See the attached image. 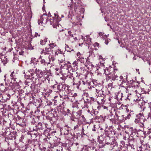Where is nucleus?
<instances>
[{"instance_id": "nucleus-20", "label": "nucleus", "mask_w": 151, "mask_h": 151, "mask_svg": "<svg viewBox=\"0 0 151 151\" xmlns=\"http://www.w3.org/2000/svg\"><path fill=\"white\" fill-rule=\"evenodd\" d=\"M104 34L103 32H100L99 33V35L100 37H102L104 39H105L107 38V37L106 35H104Z\"/></svg>"}, {"instance_id": "nucleus-34", "label": "nucleus", "mask_w": 151, "mask_h": 151, "mask_svg": "<svg viewBox=\"0 0 151 151\" xmlns=\"http://www.w3.org/2000/svg\"><path fill=\"white\" fill-rule=\"evenodd\" d=\"M40 34H39L38 33H35V37H37L38 36H40Z\"/></svg>"}, {"instance_id": "nucleus-19", "label": "nucleus", "mask_w": 151, "mask_h": 151, "mask_svg": "<svg viewBox=\"0 0 151 151\" xmlns=\"http://www.w3.org/2000/svg\"><path fill=\"white\" fill-rule=\"evenodd\" d=\"M106 99L104 98H102L101 99V101H97V102L100 104L103 105L104 104Z\"/></svg>"}, {"instance_id": "nucleus-9", "label": "nucleus", "mask_w": 151, "mask_h": 151, "mask_svg": "<svg viewBox=\"0 0 151 151\" xmlns=\"http://www.w3.org/2000/svg\"><path fill=\"white\" fill-rule=\"evenodd\" d=\"M62 90L65 91L68 96H73V94L72 93L71 90L69 89V86L68 85L64 84L62 85Z\"/></svg>"}, {"instance_id": "nucleus-13", "label": "nucleus", "mask_w": 151, "mask_h": 151, "mask_svg": "<svg viewBox=\"0 0 151 151\" xmlns=\"http://www.w3.org/2000/svg\"><path fill=\"white\" fill-rule=\"evenodd\" d=\"M50 49L48 47H46L45 49L40 50V53L41 54H43L44 55H49L50 52L51 51Z\"/></svg>"}, {"instance_id": "nucleus-15", "label": "nucleus", "mask_w": 151, "mask_h": 151, "mask_svg": "<svg viewBox=\"0 0 151 151\" xmlns=\"http://www.w3.org/2000/svg\"><path fill=\"white\" fill-rule=\"evenodd\" d=\"M0 61H1L4 65L8 62L7 58L5 56H2L0 57Z\"/></svg>"}, {"instance_id": "nucleus-39", "label": "nucleus", "mask_w": 151, "mask_h": 151, "mask_svg": "<svg viewBox=\"0 0 151 151\" xmlns=\"http://www.w3.org/2000/svg\"><path fill=\"white\" fill-rule=\"evenodd\" d=\"M7 96L8 97H9V98H6V99L7 100L9 99H10V95L9 94H8L7 95Z\"/></svg>"}, {"instance_id": "nucleus-24", "label": "nucleus", "mask_w": 151, "mask_h": 151, "mask_svg": "<svg viewBox=\"0 0 151 151\" xmlns=\"http://www.w3.org/2000/svg\"><path fill=\"white\" fill-rule=\"evenodd\" d=\"M40 62L41 64H42V65H45L47 63H47L46 62H45V60L44 59H42L40 61Z\"/></svg>"}, {"instance_id": "nucleus-18", "label": "nucleus", "mask_w": 151, "mask_h": 151, "mask_svg": "<svg viewBox=\"0 0 151 151\" xmlns=\"http://www.w3.org/2000/svg\"><path fill=\"white\" fill-rule=\"evenodd\" d=\"M86 64L87 65H86V66L88 67V69H92L93 67L94 66L88 60H87L86 61Z\"/></svg>"}, {"instance_id": "nucleus-14", "label": "nucleus", "mask_w": 151, "mask_h": 151, "mask_svg": "<svg viewBox=\"0 0 151 151\" xmlns=\"http://www.w3.org/2000/svg\"><path fill=\"white\" fill-rule=\"evenodd\" d=\"M50 43L48 44L49 47L51 51H52V50H55L58 48L55 42L51 41H50Z\"/></svg>"}, {"instance_id": "nucleus-17", "label": "nucleus", "mask_w": 151, "mask_h": 151, "mask_svg": "<svg viewBox=\"0 0 151 151\" xmlns=\"http://www.w3.org/2000/svg\"><path fill=\"white\" fill-rule=\"evenodd\" d=\"M52 52L53 54H54V56H56L58 55V54L60 53V50L58 49V48L55 49V50H52Z\"/></svg>"}, {"instance_id": "nucleus-4", "label": "nucleus", "mask_w": 151, "mask_h": 151, "mask_svg": "<svg viewBox=\"0 0 151 151\" xmlns=\"http://www.w3.org/2000/svg\"><path fill=\"white\" fill-rule=\"evenodd\" d=\"M145 119L143 114L139 113L137 115V118L134 120L137 127L138 128L143 127L144 126Z\"/></svg>"}, {"instance_id": "nucleus-57", "label": "nucleus", "mask_w": 151, "mask_h": 151, "mask_svg": "<svg viewBox=\"0 0 151 151\" xmlns=\"http://www.w3.org/2000/svg\"><path fill=\"white\" fill-rule=\"evenodd\" d=\"M136 70H137V71H138H138H139V69H136Z\"/></svg>"}, {"instance_id": "nucleus-41", "label": "nucleus", "mask_w": 151, "mask_h": 151, "mask_svg": "<svg viewBox=\"0 0 151 151\" xmlns=\"http://www.w3.org/2000/svg\"><path fill=\"white\" fill-rule=\"evenodd\" d=\"M81 134L82 135V136L83 135H86V134H85L84 133V132H81Z\"/></svg>"}, {"instance_id": "nucleus-1", "label": "nucleus", "mask_w": 151, "mask_h": 151, "mask_svg": "<svg viewBox=\"0 0 151 151\" xmlns=\"http://www.w3.org/2000/svg\"><path fill=\"white\" fill-rule=\"evenodd\" d=\"M140 88L137 86H135L134 84H131L129 86L127 87L126 90L127 93H128L130 94H135L136 96L138 97V99H134V101H135L136 103H138L140 107L142 106L143 102L142 100L139 99L141 96V94L139 93Z\"/></svg>"}, {"instance_id": "nucleus-11", "label": "nucleus", "mask_w": 151, "mask_h": 151, "mask_svg": "<svg viewBox=\"0 0 151 151\" xmlns=\"http://www.w3.org/2000/svg\"><path fill=\"white\" fill-rule=\"evenodd\" d=\"M9 89V86L6 84L1 83L0 84V91L4 92Z\"/></svg>"}, {"instance_id": "nucleus-23", "label": "nucleus", "mask_w": 151, "mask_h": 151, "mask_svg": "<svg viewBox=\"0 0 151 151\" xmlns=\"http://www.w3.org/2000/svg\"><path fill=\"white\" fill-rule=\"evenodd\" d=\"M65 35L67 36H70L72 37H73V35L71 34V32L70 31H69L67 33H66Z\"/></svg>"}, {"instance_id": "nucleus-63", "label": "nucleus", "mask_w": 151, "mask_h": 151, "mask_svg": "<svg viewBox=\"0 0 151 151\" xmlns=\"http://www.w3.org/2000/svg\"><path fill=\"white\" fill-rule=\"evenodd\" d=\"M85 71L87 72V71L86 70H85Z\"/></svg>"}, {"instance_id": "nucleus-43", "label": "nucleus", "mask_w": 151, "mask_h": 151, "mask_svg": "<svg viewBox=\"0 0 151 151\" xmlns=\"http://www.w3.org/2000/svg\"><path fill=\"white\" fill-rule=\"evenodd\" d=\"M38 125H40V126H41L42 125V123L40 122V123H38Z\"/></svg>"}, {"instance_id": "nucleus-56", "label": "nucleus", "mask_w": 151, "mask_h": 151, "mask_svg": "<svg viewBox=\"0 0 151 151\" xmlns=\"http://www.w3.org/2000/svg\"><path fill=\"white\" fill-rule=\"evenodd\" d=\"M29 77H30V76H29V77H28V78H29Z\"/></svg>"}, {"instance_id": "nucleus-5", "label": "nucleus", "mask_w": 151, "mask_h": 151, "mask_svg": "<svg viewBox=\"0 0 151 151\" xmlns=\"http://www.w3.org/2000/svg\"><path fill=\"white\" fill-rule=\"evenodd\" d=\"M33 71V70H30L29 73L30 76L32 77V78L36 79L37 78H40L43 76L44 72H43L42 70L37 69V68L35 70L34 73L32 72Z\"/></svg>"}, {"instance_id": "nucleus-44", "label": "nucleus", "mask_w": 151, "mask_h": 151, "mask_svg": "<svg viewBox=\"0 0 151 151\" xmlns=\"http://www.w3.org/2000/svg\"><path fill=\"white\" fill-rule=\"evenodd\" d=\"M149 107L150 109V110L151 111V103L149 104Z\"/></svg>"}, {"instance_id": "nucleus-7", "label": "nucleus", "mask_w": 151, "mask_h": 151, "mask_svg": "<svg viewBox=\"0 0 151 151\" xmlns=\"http://www.w3.org/2000/svg\"><path fill=\"white\" fill-rule=\"evenodd\" d=\"M64 66H63V68H62V71H64L66 69V72L65 73H63V74L64 76L67 77L68 76V73H69V70H71L72 68L71 66V64L69 62H68L67 64H64Z\"/></svg>"}, {"instance_id": "nucleus-2", "label": "nucleus", "mask_w": 151, "mask_h": 151, "mask_svg": "<svg viewBox=\"0 0 151 151\" xmlns=\"http://www.w3.org/2000/svg\"><path fill=\"white\" fill-rule=\"evenodd\" d=\"M133 111H131L129 112L128 111L125 112L124 114L122 115L120 111L117 110L115 112L114 116L115 121L119 122L122 120H126L129 119L132 114H133Z\"/></svg>"}, {"instance_id": "nucleus-30", "label": "nucleus", "mask_w": 151, "mask_h": 151, "mask_svg": "<svg viewBox=\"0 0 151 151\" xmlns=\"http://www.w3.org/2000/svg\"><path fill=\"white\" fill-rule=\"evenodd\" d=\"M99 44L97 42H95L94 44V47H99Z\"/></svg>"}, {"instance_id": "nucleus-64", "label": "nucleus", "mask_w": 151, "mask_h": 151, "mask_svg": "<svg viewBox=\"0 0 151 151\" xmlns=\"http://www.w3.org/2000/svg\"><path fill=\"white\" fill-rule=\"evenodd\" d=\"M62 17H64V16H62Z\"/></svg>"}, {"instance_id": "nucleus-62", "label": "nucleus", "mask_w": 151, "mask_h": 151, "mask_svg": "<svg viewBox=\"0 0 151 151\" xmlns=\"http://www.w3.org/2000/svg\"><path fill=\"white\" fill-rule=\"evenodd\" d=\"M73 51V50H71V51Z\"/></svg>"}, {"instance_id": "nucleus-55", "label": "nucleus", "mask_w": 151, "mask_h": 151, "mask_svg": "<svg viewBox=\"0 0 151 151\" xmlns=\"http://www.w3.org/2000/svg\"><path fill=\"white\" fill-rule=\"evenodd\" d=\"M1 68H0V73H1Z\"/></svg>"}, {"instance_id": "nucleus-6", "label": "nucleus", "mask_w": 151, "mask_h": 151, "mask_svg": "<svg viewBox=\"0 0 151 151\" xmlns=\"http://www.w3.org/2000/svg\"><path fill=\"white\" fill-rule=\"evenodd\" d=\"M55 16L50 19V24L52 25L54 27H55L58 24V22L61 20V18L58 14V12L54 14Z\"/></svg>"}, {"instance_id": "nucleus-27", "label": "nucleus", "mask_w": 151, "mask_h": 151, "mask_svg": "<svg viewBox=\"0 0 151 151\" xmlns=\"http://www.w3.org/2000/svg\"><path fill=\"white\" fill-rule=\"evenodd\" d=\"M49 62L47 64H49L50 63L51 60L53 61L55 60V58L54 57H51V58H50V55L49 56Z\"/></svg>"}, {"instance_id": "nucleus-42", "label": "nucleus", "mask_w": 151, "mask_h": 151, "mask_svg": "<svg viewBox=\"0 0 151 151\" xmlns=\"http://www.w3.org/2000/svg\"><path fill=\"white\" fill-rule=\"evenodd\" d=\"M34 59L36 60V59L33 58H31V63L33 62L32 61H33V60H34Z\"/></svg>"}, {"instance_id": "nucleus-61", "label": "nucleus", "mask_w": 151, "mask_h": 151, "mask_svg": "<svg viewBox=\"0 0 151 151\" xmlns=\"http://www.w3.org/2000/svg\"><path fill=\"white\" fill-rule=\"evenodd\" d=\"M6 76V75H4V77H5Z\"/></svg>"}, {"instance_id": "nucleus-48", "label": "nucleus", "mask_w": 151, "mask_h": 151, "mask_svg": "<svg viewBox=\"0 0 151 151\" xmlns=\"http://www.w3.org/2000/svg\"><path fill=\"white\" fill-rule=\"evenodd\" d=\"M83 84L85 85V82L83 81H82Z\"/></svg>"}, {"instance_id": "nucleus-33", "label": "nucleus", "mask_w": 151, "mask_h": 151, "mask_svg": "<svg viewBox=\"0 0 151 151\" xmlns=\"http://www.w3.org/2000/svg\"><path fill=\"white\" fill-rule=\"evenodd\" d=\"M79 127V125H76L74 127V130L78 129Z\"/></svg>"}, {"instance_id": "nucleus-21", "label": "nucleus", "mask_w": 151, "mask_h": 151, "mask_svg": "<svg viewBox=\"0 0 151 151\" xmlns=\"http://www.w3.org/2000/svg\"><path fill=\"white\" fill-rule=\"evenodd\" d=\"M86 37L87 40H86V43L88 45L91 44V38L89 37Z\"/></svg>"}, {"instance_id": "nucleus-3", "label": "nucleus", "mask_w": 151, "mask_h": 151, "mask_svg": "<svg viewBox=\"0 0 151 151\" xmlns=\"http://www.w3.org/2000/svg\"><path fill=\"white\" fill-rule=\"evenodd\" d=\"M115 96H114V110L115 111L120 107L121 106V101L122 99V93L120 92V91H118L116 93H115Z\"/></svg>"}, {"instance_id": "nucleus-29", "label": "nucleus", "mask_w": 151, "mask_h": 151, "mask_svg": "<svg viewBox=\"0 0 151 151\" xmlns=\"http://www.w3.org/2000/svg\"><path fill=\"white\" fill-rule=\"evenodd\" d=\"M102 62L101 61H100L99 63V64H98V65L100 66L103 67L104 66V61L103 62L102 61V62Z\"/></svg>"}, {"instance_id": "nucleus-31", "label": "nucleus", "mask_w": 151, "mask_h": 151, "mask_svg": "<svg viewBox=\"0 0 151 151\" xmlns=\"http://www.w3.org/2000/svg\"><path fill=\"white\" fill-rule=\"evenodd\" d=\"M56 150L57 151H63L62 148L60 147H59V148L57 149Z\"/></svg>"}, {"instance_id": "nucleus-45", "label": "nucleus", "mask_w": 151, "mask_h": 151, "mask_svg": "<svg viewBox=\"0 0 151 151\" xmlns=\"http://www.w3.org/2000/svg\"><path fill=\"white\" fill-rule=\"evenodd\" d=\"M74 39L75 40H77V38L76 37H74Z\"/></svg>"}, {"instance_id": "nucleus-46", "label": "nucleus", "mask_w": 151, "mask_h": 151, "mask_svg": "<svg viewBox=\"0 0 151 151\" xmlns=\"http://www.w3.org/2000/svg\"><path fill=\"white\" fill-rule=\"evenodd\" d=\"M81 38L82 40H84L85 41V39H84V37H83V36H81Z\"/></svg>"}, {"instance_id": "nucleus-37", "label": "nucleus", "mask_w": 151, "mask_h": 151, "mask_svg": "<svg viewBox=\"0 0 151 151\" xmlns=\"http://www.w3.org/2000/svg\"><path fill=\"white\" fill-rule=\"evenodd\" d=\"M17 57L16 56V57H15V56L13 58V62H14V61L15 60H17Z\"/></svg>"}, {"instance_id": "nucleus-26", "label": "nucleus", "mask_w": 151, "mask_h": 151, "mask_svg": "<svg viewBox=\"0 0 151 151\" xmlns=\"http://www.w3.org/2000/svg\"><path fill=\"white\" fill-rule=\"evenodd\" d=\"M47 42V40L44 39V40H41L40 41V44L41 45H44L45 44V43Z\"/></svg>"}, {"instance_id": "nucleus-51", "label": "nucleus", "mask_w": 151, "mask_h": 151, "mask_svg": "<svg viewBox=\"0 0 151 151\" xmlns=\"http://www.w3.org/2000/svg\"><path fill=\"white\" fill-rule=\"evenodd\" d=\"M111 98H109V101L110 102H110H111Z\"/></svg>"}, {"instance_id": "nucleus-60", "label": "nucleus", "mask_w": 151, "mask_h": 151, "mask_svg": "<svg viewBox=\"0 0 151 151\" xmlns=\"http://www.w3.org/2000/svg\"><path fill=\"white\" fill-rule=\"evenodd\" d=\"M116 91V89H115V90H114V91L115 92Z\"/></svg>"}, {"instance_id": "nucleus-22", "label": "nucleus", "mask_w": 151, "mask_h": 151, "mask_svg": "<svg viewBox=\"0 0 151 151\" xmlns=\"http://www.w3.org/2000/svg\"><path fill=\"white\" fill-rule=\"evenodd\" d=\"M123 77L122 76H120V77L119 78L118 77V76L116 75L114 76V80H118V79H119V81H121V80L122 79Z\"/></svg>"}, {"instance_id": "nucleus-36", "label": "nucleus", "mask_w": 151, "mask_h": 151, "mask_svg": "<svg viewBox=\"0 0 151 151\" xmlns=\"http://www.w3.org/2000/svg\"><path fill=\"white\" fill-rule=\"evenodd\" d=\"M24 52L23 51H20L19 52V54L20 55H23Z\"/></svg>"}, {"instance_id": "nucleus-35", "label": "nucleus", "mask_w": 151, "mask_h": 151, "mask_svg": "<svg viewBox=\"0 0 151 151\" xmlns=\"http://www.w3.org/2000/svg\"><path fill=\"white\" fill-rule=\"evenodd\" d=\"M116 68V66L114 65V71H118V69Z\"/></svg>"}, {"instance_id": "nucleus-50", "label": "nucleus", "mask_w": 151, "mask_h": 151, "mask_svg": "<svg viewBox=\"0 0 151 151\" xmlns=\"http://www.w3.org/2000/svg\"><path fill=\"white\" fill-rule=\"evenodd\" d=\"M84 129L83 128H82V132H84Z\"/></svg>"}, {"instance_id": "nucleus-58", "label": "nucleus", "mask_w": 151, "mask_h": 151, "mask_svg": "<svg viewBox=\"0 0 151 151\" xmlns=\"http://www.w3.org/2000/svg\"><path fill=\"white\" fill-rule=\"evenodd\" d=\"M58 69H56V70H57V71H58Z\"/></svg>"}, {"instance_id": "nucleus-59", "label": "nucleus", "mask_w": 151, "mask_h": 151, "mask_svg": "<svg viewBox=\"0 0 151 151\" xmlns=\"http://www.w3.org/2000/svg\"><path fill=\"white\" fill-rule=\"evenodd\" d=\"M96 91L97 92H97V91H98L97 90V89H96Z\"/></svg>"}, {"instance_id": "nucleus-8", "label": "nucleus", "mask_w": 151, "mask_h": 151, "mask_svg": "<svg viewBox=\"0 0 151 151\" xmlns=\"http://www.w3.org/2000/svg\"><path fill=\"white\" fill-rule=\"evenodd\" d=\"M71 130V128L68 125H65L63 128H60V134H63L64 135H68L69 132Z\"/></svg>"}, {"instance_id": "nucleus-16", "label": "nucleus", "mask_w": 151, "mask_h": 151, "mask_svg": "<svg viewBox=\"0 0 151 151\" xmlns=\"http://www.w3.org/2000/svg\"><path fill=\"white\" fill-rule=\"evenodd\" d=\"M10 76L11 79L14 81H16V79H17V73L12 72L11 73Z\"/></svg>"}, {"instance_id": "nucleus-40", "label": "nucleus", "mask_w": 151, "mask_h": 151, "mask_svg": "<svg viewBox=\"0 0 151 151\" xmlns=\"http://www.w3.org/2000/svg\"><path fill=\"white\" fill-rule=\"evenodd\" d=\"M99 59H101L102 60H103L102 56L101 55H99Z\"/></svg>"}, {"instance_id": "nucleus-38", "label": "nucleus", "mask_w": 151, "mask_h": 151, "mask_svg": "<svg viewBox=\"0 0 151 151\" xmlns=\"http://www.w3.org/2000/svg\"><path fill=\"white\" fill-rule=\"evenodd\" d=\"M106 38L105 39H104L105 40V43L107 45L108 44V40H106Z\"/></svg>"}, {"instance_id": "nucleus-25", "label": "nucleus", "mask_w": 151, "mask_h": 151, "mask_svg": "<svg viewBox=\"0 0 151 151\" xmlns=\"http://www.w3.org/2000/svg\"><path fill=\"white\" fill-rule=\"evenodd\" d=\"M79 61L77 59L76 60L74 61L73 63V66L75 67L76 66H77V65L78 64Z\"/></svg>"}, {"instance_id": "nucleus-28", "label": "nucleus", "mask_w": 151, "mask_h": 151, "mask_svg": "<svg viewBox=\"0 0 151 151\" xmlns=\"http://www.w3.org/2000/svg\"><path fill=\"white\" fill-rule=\"evenodd\" d=\"M81 84V82L80 81H79L78 83H77L76 84V87L78 88H79V86Z\"/></svg>"}, {"instance_id": "nucleus-10", "label": "nucleus", "mask_w": 151, "mask_h": 151, "mask_svg": "<svg viewBox=\"0 0 151 151\" xmlns=\"http://www.w3.org/2000/svg\"><path fill=\"white\" fill-rule=\"evenodd\" d=\"M48 19V17L46 15L43 14L40 17V19L38 20V24H40L41 23L42 25H43V24H45L47 22Z\"/></svg>"}, {"instance_id": "nucleus-49", "label": "nucleus", "mask_w": 151, "mask_h": 151, "mask_svg": "<svg viewBox=\"0 0 151 151\" xmlns=\"http://www.w3.org/2000/svg\"><path fill=\"white\" fill-rule=\"evenodd\" d=\"M76 83L74 82L73 84V85L74 86H75V85H76Z\"/></svg>"}, {"instance_id": "nucleus-53", "label": "nucleus", "mask_w": 151, "mask_h": 151, "mask_svg": "<svg viewBox=\"0 0 151 151\" xmlns=\"http://www.w3.org/2000/svg\"><path fill=\"white\" fill-rule=\"evenodd\" d=\"M139 150H141V149H142V147H141V146L140 147H139Z\"/></svg>"}, {"instance_id": "nucleus-54", "label": "nucleus", "mask_w": 151, "mask_h": 151, "mask_svg": "<svg viewBox=\"0 0 151 151\" xmlns=\"http://www.w3.org/2000/svg\"><path fill=\"white\" fill-rule=\"evenodd\" d=\"M148 63L149 65H150V62H148Z\"/></svg>"}, {"instance_id": "nucleus-12", "label": "nucleus", "mask_w": 151, "mask_h": 151, "mask_svg": "<svg viewBox=\"0 0 151 151\" xmlns=\"http://www.w3.org/2000/svg\"><path fill=\"white\" fill-rule=\"evenodd\" d=\"M76 58V59L79 60L81 63H83L84 62V58L83 54H81L80 52H78L77 53Z\"/></svg>"}, {"instance_id": "nucleus-52", "label": "nucleus", "mask_w": 151, "mask_h": 151, "mask_svg": "<svg viewBox=\"0 0 151 151\" xmlns=\"http://www.w3.org/2000/svg\"><path fill=\"white\" fill-rule=\"evenodd\" d=\"M63 61V60H61L60 61V63H62Z\"/></svg>"}, {"instance_id": "nucleus-47", "label": "nucleus", "mask_w": 151, "mask_h": 151, "mask_svg": "<svg viewBox=\"0 0 151 151\" xmlns=\"http://www.w3.org/2000/svg\"><path fill=\"white\" fill-rule=\"evenodd\" d=\"M105 146V145L104 144V145H102L101 146H100V147H101V148H102L103 147H104Z\"/></svg>"}, {"instance_id": "nucleus-32", "label": "nucleus", "mask_w": 151, "mask_h": 151, "mask_svg": "<svg viewBox=\"0 0 151 151\" xmlns=\"http://www.w3.org/2000/svg\"><path fill=\"white\" fill-rule=\"evenodd\" d=\"M111 84H112L111 83H109L108 84V87L109 88L111 89L112 88V86H111Z\"/></svg>"}]
</instances>
